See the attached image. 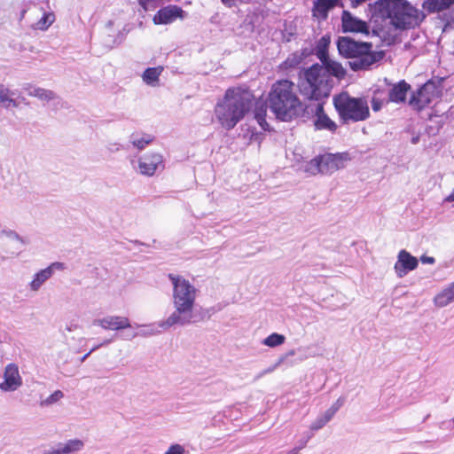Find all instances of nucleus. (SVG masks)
I'll return each instance as SVG.
<instances>
[{
  "label": "nucleus",
  "instance_id": "obj_15",
  "mask_svg": "<svg viewBox=\"0 0 454 454\" xmlns=\"http://www.w3.org/2000/svg\"><path fill=\"white\" fill-rule=\"evenodd\" d=\"M94 325H99L106 330L118 331L130 327L128 317L120 316H107L103 318L94 320Z\"/></svg>",
  "mask_w": 454,
  "mask_h": 454
},
{
  "label": "nucleus",
  "instance_id": "obj_22",
  "mask_svg": "<svg viewBox=\"0 0 454 454\" xmlns=\"http://www.w3.org/2000/svg\"><path fill=\"white\" fill-rule=\"evenodd\" d=\"M14 95L15 91L0 83V104H3L5 108L10 106L18 107V102L12 98Z\"/></svg>",
  "mask_w": 454,
  "mask_h": 454
},
{
  "label": "nucleus",
  "instance_id": "obj_9",
  "mask_svg": "<svg viewBox=\"0 0 454 454\" xmlns=\"http://www.w3.org/2000/svg\"><path fill=\"white\" fill-rule=\"evenodd\" d=\"M165 168L163 157L160 153H148L138 159V171L141 175L152 176Z\"/></svg>",
  "mask_w": 454,
  "mask_h": 454
},
{
  "label": "nucleus",
  "instance_id": "obj_13",
  "mask_svg": "<svg viewBox=\"0 0 454 454\" xmlns=\"http://www.w3.org/2000/svg\"><path fill=\"white\" fill-rule=\"evenodd\" d=\"M184 11L178 5L169 4L160 8L153 16L154 24H170L184 17Z\"/></svg>",
  "mask_w": 454,
  "mask_h": 454
},
{
  "label": "nucleus",
  "instance_id": "obj_35",
  "mask_svg": "<svg viewBox=\"0 0 454 454\" xmlns=\"http://www.w3.org/2000/svg\"><path fill=\"white\" fill-rule=\"evenodd\" d=\"M64 394L60 390H56L54 393L50 395L47 398L43 400L40 403L41 406H50L54 403H56L58 401H59L61 398H63Z\"/></svg>",
  "mask_w": 454,
  "mask_h": 454
},
{
  "label": "nucleus",
  "instance_id": "obj_54",
  "mask_svg": "<svg viewBox=\"0 0 454 454\" xmlns=\"http://www.w3.org/2000/svg\"><path fill=\"white\" fill-rule=\"evenodd\" d=\"M222 2L225 4H229L230 6L234 2V0H222Z\"/></svg>",
  "mask_w": 454,
  "mask_h": 454
},
{
  "label": "nucleus",
  "instance_id": "obj_38",
  "mask_svg": "<svg viewBox=\"0 0 454 454\" xmlns=\"http://www.w3.org/2000/svg\"><path fill=\"white\" fill-rule=\"evenodd\" d=\"M164 454H185V450L183 445L175 443L170 445Z\"/></svg>",
  "mask_w": 454,
  "mask_h": 454
},
{
  "label": "nucleus",
  "instance_id": "obj_36",
  "mask_svg": "<svg viewBox=\"0 0 454 454\" xmlns=\"http://www.w3.org/2000/svg\"><path fill=\"white\" fill-rule=\"evenodd\" d=\"M326 424L327 421L320 415L311 423L309 428L311 431H317L323 428Z\"/></svg>",
  "mask_w": 454,
  "mask_h": 454
},
{
  "label": "nucleus",
  "instance_id": "obj_31",
  "mask_svg": "<svg viewBox=\"0 0 454 454\" xmlns=\"http://www.w3.org/2000/svg\"><path fill=\"white\" fill-rule=\"evenodd\" d=\"M376 33L382 40V42L390 46L395 43L397 40V35L392 33L390 30H387L385 27L379 28L378 31H373Z\"/></svg>",
  "mask_w": 454,
  "mask_h": 454
},
{
  "label": "nucleus",
  "instance_id": "obj_41",
  "mask_svg": "<svg viewBox=\"0 0 454 454\" xmlns=\"http://www.w3.org/2000/svg\"><path fill=\"white\" fill-rule=\"evenodd\" d=\"M106 149L114 153H116V152H119L121 150H124V149H127L123 145L120 144V143H117V142H111V143H108L107 145H106Z\"/></svg>",
  "mask_w": 454,
  "mask_h": 454
},
{
  "label": "nucleus",
  "instance_id": "obj_53",
  "mask_svg": "<svg viewBox=\"0 0 454 454\" xmlns=\"http://www.w3.org/2000/svg\"><path fill=\"white\" fill-rule=\"evenodd\" d=\"M419 141V135L412 137L411 139V142L412 145L418 144Z\"/></svg>",
  "mask_w": 454,
  "mask_h": 454
},
{
  "label": "nucleus",
  "instance_id": "obj_52",
  "mask_svg": "<svg viewBox=\"0 0 454 454\" xmlns=\"http://www.w3.org/2000/svg\"><path fill=\"white\" fill-rule=\"evenodd\" d=\"M137 1H138V4H139L142 7L145 8V7H146V5L148 4V3H149V2H151L152 0H137Z\"/></svg>",
  "mask_w": 454,
  "mask_h": 454
},
{
  "label": "nucleus",
  "instance_id": "obj_56",
  "mask_svg": "<svg viewBox=\"0 0 454 454\" xmlns=\"http://www.w3.org/2000/svg\"><path fill=\"white\" fill-rule=\"evenodd\" d=\"M453 21H454V18H453Z\"/></svg>",
  "mask_w": 454,
  "mask_h": 454
},
{
  "label": "nucleus",
  "instance_id": "obj_7",
  "mask_svg": "<svg viewBox=\"0 0 454 454\" xmlns=\"http://www.w3.org/2000/svg\"><path fill=\"white\" fill-rule=\"evenodd\" d=\"M333 106L343 123L365 121L370 116L367 100L340 93L333 98Z\"/></svg>",
  "mask_w": 454,
  "mask_h": 454
},
{
  "label": "nucleus",
  "instance_id": "obj_5",
  "mask_svg": "<svg viewBox=\"0 0 454 454\" xmlns=\"http://www.w3.org/2000/svg\"><path fill=\"white\" fill-rule=\"evenodd\" d=\"M371 8L374 14L389 19L395 30H405L420 22L419 10L406 0H378Z\"/></svg>",
  "mask_w": 454,
  "mask_h": 454
},
{
  "label": "nucleus",
  "instance_id": "obj_48",
  "mask_svg": "<svg viewBox=\"0 0 454 454\" xmlns=\"http://www.w3.org/2000/svg\"><path fill=\"white\" fill-rule=\"evenodd\" d=\"M308 439H306L305 437H302L299 442H298V445L295 446L296 449H298V450L300 451L301 450H302L303 448L306 447L307 443H308Z\"/></svg>",
  "mask_w": 454,
  "mask_h": 454
},
{
  "label": "nucleus",
  "instance_id": "obj_10",
  "mask_svg": "<svg viewBox=\"0 0 454 454\" xmlns=\"http://www.w3.org/2000/svg\"><path fill=\"white\" fill-rule=\"evenodd\" d=\"M321 174L330 175L335 171L343 168L345 162L349 160L348 153H326L320 155Z\"/></svg>",
  "mask_w": 454,
  "mask_h": 454
},
{
  "label": "nucleus",
  "instance_id": "obj_24",
  "mask_svg": "<svg viewBox=\"0 0 454 454\" xmlns=\"http://www.w3.org/2000/svg\"><path fill=\"white\" fill-rule=\"evenodd\" d=\"M25 90H28L27 94L31 97L37 98L40 100L50 101L55 98V93L52 90H46L43 88H35L29 86V88H25Z\"/></svg>",
  "mask_w": 454,
  "mask_h": 454
},
{
  "label": "nucleus",
  "instance_id": "obj_17",
  "mask_svg": "<svg viewBox=\"0 0 454 454\" xmlns=\"http://www.w3.org/2000/svg\"><path fill=\"white\" fill-rule=\"evenodd\" d=\"M411 89V85L404 80L399 81L389 90L388 98H387L386 103H404L406 101L407 93Z\"/></svg>",
  "mask_w": 454,
  "mask_h": 454
},
{
  "label": "nucleus",
  "instance_id": "obj_12",
  "mask_svg": "<svg viewBox=\"0 0 454 454\" xmlns=\"http://www.w3.org/2000/svg\"><path fill=\"white\" fill-rule=\"evenodd\" d=\"M341 30L343 33H363L369 34L368 24L354 17L348 11H343L341 15Z\"/></svg>",
  "mask_w": 454,
  "mask_h": 454
},
{
  "label": "nucleus",
  "instance_id": "obj_50",
  "mask_svg": "<svg viewBox=\"0 0 454 454\" xmlns=\"http://www.w3.org/2000/svg\"><path fill=\"white\" fill-rule=\"evenodd\" d=\"M367 0H351V6L353 8H356L357 7L358 5H360L361 4L366 2Z\"/></svg>",
  "mask_w": 454,
  "mask_h": 454
},
{
  "label": "nucleus",
  "instance_id": "obj_29",
  "mask_svg": "<svg viewBox=\"0 0 454 454\" xmlns=\"http://www.w3.org/2000/svg\"><path fill=\"white\" fill-rule=\"evenodd\" d=\"M162 70L161 67L146 68L142 74L143 81L148 85H153L159 80Z\"/></svg>",
  "mask_w": 454,
  "mask_h": 454
},
{
  "label": "nucleus",
  "instance_id": "obj_11",
  "mask_svg": "<svg viewBox=\"0 0 454 454\" xmlns=\"http://www.w3.org/2000/svg\"><path fill=\"white\" fill-rule=\"evenodd\" d=\"M3 377L4 381L0 383V389L4 392L15 391L22 385V379L15 364L6 365Z\"/></svg>",
  "mask_w": 454,
  "mask_h": 454
},
{
  "label": "nucleus",
  "instance_id": "obj_45",
  "mask_svg": "<svg viewBox=\"0 0 454 454\" xmlns=\"http://www.w3.org/2000/svg\"><path fill=\"white\" fill-rule=\"evenodd\" d=\"M344 403H345V398L342 396H340L331 407L333 409H334V411L337 412L340 410V408L344 404Z\"/></svg>",
  "mask_w": 454,
  "mask_h": 454
},
{
  "label": "nucleus",
  "instance_id": "obj_34",
  "mask_svg": "<svg viewBox=\"0 0 454 454\" xmlns=\"http://www.w3.org/2000/svg\"><path fill=\"white\" fill-rule=\"evenodd\" d=\"M143 327H144V329L141 330L140 332L133 333L131 334H129L128 338L129 339H133V338H135L137 336L146 337V336L155 335V334L160 333V331L153 329V325H143Z\"/></svg>",
  "mask_w": 454,
  "mask_h": 454
},
{
  "label": "nucleus",
  "instance_id": "obj_3",
  "mask_svg": "<svg viewBox=\"0 0 454 454\" xmlns=\"http://www.w3.org/2000/svg\"><path fill=\"white\" fill-rule=\"evenodd\" d=\"M254 105V96L247 90L230 88L215 106V115L222 128L232 129Z\"/></svg>",
  "mask_w": 454,
  "mask_h": 454
},
{
  "label": "nucleus",
  "instance_id": "obj_43",
  "mask_svg": "<svg viewBox=\"0 0 454 454\" xmlns=\"http://www.w3.org/2000/svg\"><path fill=\"white\" fill-rule=\"evenodd\" d=\"M336 414V411H334V409H333L332 407H330L329 409H327L324 414H322L321 416L327 421V423L334 417V415Z\"/></svg>",
  "mask_w": 454,
  "mask_h": 454
},
{
  "label": "nucleus",
  "instance_id": "obj_33",
  "mask_svg": "<svg viewBox=\"0 0 454 454\" xmlns=\"http://www.w3.org/2000/svg\"><path fill=\"white\" fill-rule=\"evenodd\" d=\"M303 59V54L299 52H294L290 54L287 59L282 63L281 67L285 69H292L296 67L301 63Z\"/></svg>",
  "mask_w": 454,
  "mask_h": 454
},
{
  "label": "nucleus",
  "instance_id": "obj_32",
  "mask_svg": "<svg viewBox=\"0 0 454 454\" xmlns=\"http://www.w3.org/2000/svg\"><path fill=\"white\" fill-rule=\"evenodd\" d=\"M321 159L320 155L315 157L304 165V171L309 175L321 174Z\"/></svg>",
  "mask_w": 454,
  "mask_h": 454
},
{
  "label": "nucleus",
  "instance_id": "obj_16",
  "mask_svg": "<svg viewBox=\"0 0 454 454\" xmlns=\"http://www.w3.org/2000/svg\"><path fill=\"white\" fill-rule=\"evenodd\" d=\"M314 126L316 129H326L334 132L337 129L336 123L332 121L324 111V104L317 103L315 106Z\"/></svg>",
  "mask_w": 454,
  "mask_h": 454
},
{
  "label": "nucleus",
  "instance_id": "obj_1",
  "mask_svg": "<svg viewBox=\"0 0 454 454\" xmlns=\"http://www.w3.org/2000/svg\"><path fill=\"white\" fill-rule=\"evenodd\" d=\"M173 286L172 303L174 311L164 320L157 323L158 327L168 331L177 326H185L203 321L202 312L195 310L197 289L184 277L168 274Z\"/></svg>",
  "mask_w": 454,
  "mask_h": 454
},
{
  "label": "nucleus",
  "instance_id": "obj_4",
  "mask_svg": "<svg viewBox=\"0 0 454 454\" xmlns=\"http://www.w3.org/2000/svg\"><path fill=\"white\" fill-rule=\"evenodd\" d=\"M270 111L281 121H290L304 111L303 105L296 95L294 83L284 79L274 82L268 95Z\"/></svg>",
  "mask_w": 454,
  "mask_h": 454
},
{
  "label": "nucleus",
  "instance_id": "obj_51",
  "mask_svg": "<svg viewBox=\"0 0 454 454\" xmlns=\"http://www.w3.org/2000/svg\"><path fill=\"white\" fill-rule=\"evenodd\" d=\"M444 201L446 202H453L454 201V189L452 190V192H450V195H448L445 199H444Z\"/></svg>",
  "mask_w": 454,
  "mask_h": 454
},
{
  "label": "nucleus",
  "instance_id": "obj_6",
  "mask_svg": "<svg viewBox=\"0 0 454 454\" xmlns=\"http://www.w3.org/2000/svg\"><path fill=\"white\" fill-rule=\"evenodd\" d=\"M336 45L341 57L351 59L348 66L355 72L369 69L384 57L383 51L372 50L371 43L358 42L349 36H339Z\"/></svg>",
  "mask_w": 454,
  "mask_h": 454
},
{
  "label": "nucleus",
  "instance_id": "obj_40",
  "mask_svg": "<svg viewBox=\"0 0 454 454\" xmlns=\"http://www.w3.org/2000/svg\"><path fill=\"white\" fill-rule=\"evenodd\" d=\"M387 99H381L376 97H373L372 99V108L374 112L380 111L384 104L386 103Z\"/></svg>",
  "mask_w": 454,
  "mask_h": 454
},
{
  "label": "nucleus",
  "instance_id": "obj_47",
  "mask_svg": "<svg viewBox=\"0 0 454 454\" xmlns=\"http://www.w3.org/2000/svg\"><path fill=\"white\" fill-rule=\"evenodd\" d=\"M420 261L422 263H425V264H434L435 262V259L431 256L422 255L420 257Z\"/></svg>",
  "mask_w": 454,
  "mask_h": 454
},
{
  "label": "nucleus",
  "instance_id": "obj_25",
  "mask_svg": "<svg viewBox=\"0 0 454 454\" xmlns=\"http://www.w3.org/2000/svg\"><path fill=\"white\" fill-rule=\"evenodd\" d=\"M452 4L454 0H427L423 7L429 12H435L449 8Z\"/></svg>",
  "mask_w": 454,
  "mask_h": 454
},
{
  "label": "nucleus",
  "instance_id": "obj_44",
  "mask_svg": "<svg viewBox=\"0 0 454 454\" xmlns=\"http://www.w3.org/2000/svg\"><path fill=\"white\" fill-rule=\"evenodd\" d=\"M43 454H62L60 443L59 442L50 450H45Z\"/></svg>",
  "mask_w": 454,
  "mask_h": 454
},
{
  "label": "nucleus",
  "instance_id": "obj_26",
  "mask_svg": "<svg viewBox=\"0 0 454 454\" xmlns=\"http://www.w3.org/2000/svg\"><path fill=\"white\" fill-rule=\"evenodd\" d=\"M51 277V269L45 268L35 273L33 280L30 282V288L33 291H37L41 286Z\"/></svg>",
  "mask_w": 454,
  "mask_h": 454
},
{
  "label": "nucleus",
  "instance_id": "obj_39",
  "mask_svg": "<svg viewBox=\"0 0 454 454\" xmlns=\"http://www.w3.org/2000/svg\"><path fill=\"white\" fill-rule=\"evenodd\" d=\"M2 233L11 239L20 241L22 244L25 243L23 238L20 237L15 231L4 230V231H2Z\"/></svg>",
  "mask_w": 454,
  "mask_h": 454
},
{
  "label": "nucleus",
  "instance_id": "obj_18",
  "mask_svg": "<svg viewBox=\"0 0 454 454\" xmlns=\"http://www.w3.org/2000/svg\"><path fill=\"white\" fill-rule=\"evenodd\" d=\"M454 301V282L443 288L434 298L435 306L443 308Z\"/></svg>",
  "mask_w": 454,
  "mask_h": 454
},
{
  "label": "nucleus",
  "instance_id": "obj_14",
  "mask_svg": "<svg viewBox=\"0 0 454 454\" xmlns=\"http://www.w3.org/2000/svg\"><path fill=\"white\" fill-rule=\"evenodd\" d=\"M419 261L406 250H401L395 263V271L399 278L404 277L409 271L418 267Z\"/></svg>",
  "mask_w": 454,
  "mask_h": 454
},
{
  "label": "nucleus",
  "instance_id": "obj_8",
  "mask_svg": "<svg viewBox=\"0 0 454 454\" xmlns=\"http://www.w3.org/2000/svg\"><path fill=\"white\" fill-rule=\"evenodd\" d=\"M440 95V90L436 83L433 81H427L420 86L416 91L412 92L409 106L418 112L429 106Z\"/></svg>",
  "mask_w": 454,
  "mask_h": 454
},
{
  "label": "nucleus",
  "instance_id": "obj_19",
  "mask_svg": "<svg viewBox=\"0 0 454 454\" xmlns=\"http://www.w3.org/2000/svg\"><path fill=\"white\" fill-rule=\"evenodd\" d=\"M153 139V135L138 132H134L129 137V142L139 151L144 150Z\"/></svg>",
  "mask_w": 454,
  "mask_h": 454
},
{
  "label": "nucleus",
  "instance_id": "obj_42",
  "mask_svg": "<svg viewBox=\"0 0 454 454\" xmlns=\"http://www.w3.org/2000/svg\"><path fill=\"white\" fill-rule=\"evenodd\" d=\"M110 343V340H105L104 342L98 344V345H96L94 346L88 353H86L82 358H81V362H84L85 359L92 353L94 352L95 350H97L98 348H100L101 346H104V345H106Z\"/></svg>",
  "mask_w": 454,
  "mask_h": 454
},
{
  "label": "nucleus",
  "instance_id": "obj_28",
  "mask_svg": "<svg viewBox=\"0 0 454 454\" xmlns=\"http://www.w3.org/2000/svg\"><path fill=\"white\" fill-rule=\"evenodd\" d=\"M62 454H73L80 451L84 447V442L79 439H71L66 442H59Z\"/></svg>",
  "mask_w": 454,
  "mask_h": 454
},
{
  "label": "nucleus",
  "instance_id": "obj_46",
  "mask_svg": "<svg viewBox=\"0 0 454 454\" xmlns=\"http://www.w3.org/2000/svg\"><path fill=\"white\" fill-rule=\"evenodd\" d=\"M48 268L51 269V274H52L54 270H64L65 265L63 262H56L51 263Z\"/></svg>",
  "mask_w": 454,
  "mask_h": 454
},
{
  "label": "nucleus",
  "instance_id": "obj_49",
  "mask_svg": "<svg viewBox=\"0 0 454 454\" xmlns=\"http://www.w3.org/2000/svg\"><path fill=\"white\" fill-rule=\"evenodd\" d=\"M262 133H252L250 139L260 142L262 139Z\"/></svg>",
  "mask_w": 454,
  "mask_h": 454
},
{
  "label": "nucleus",
  "instance_id": "obj_37",
  "mask_svg": "<svg viewBox=\"0 0 454 454\" xmlns=\"http://www.w3.org/2000/svg\"><path fill=\"white\" fill-rule=\"evenodd\" d=\"M51 14L44 13L37 23L38 28L46 29L53 21V20H51Z\"/></svg>",
  "mask_w": 454,
  "mask_h": 454
},
{
  "label": "nucleus",
  "instance_id": "obj_2",
  "mask_svg": "<svg viewBox=\"0 0 454 454\" xmlns=\"http://www.w3.org/2000/svg\"><path fill=\"white\" fill-rule=\"evenodd\" d=\"M322 66L314 64L307 68L298 83L300 93L311 100H320L329 97L333 80L331 76L342 79L346 75V70L340 63L327 58Z\"/></svg>",
  "mask_w": 454,
  "mask_h": 454
},
{
  "label": "nucleus",
  "instance_id": "obj_30",
  "mask_svg": "<svg viewBox=\"0 0 454 454\" xmlns=\"http://www.w3.org/2000/svg\"><path fill=\"white\" fill-rule=\"evenodd\" d=\"M286 337L283 334L273 333L263 339L262 343L270 348H275L285 343Z\"/></svg>",
  "mask_w": 454,
  "mask_h": 454
},
{
  "label": "nucleus",
  "instance_id": "obj_55",
  "mask_svg": "<svg viewBox=\"0 0 454 454\" xmlns=\"http://www.w3.org/2000/svg\"><path fill=\"white\" fill-rule=\"evenodd\" d=\"M313 436V434H308L306 436H304L308 441L310 440V438Z\"/></svg>",
  "mask_w": 454,
  "mask_h": 454
},
{
  "label": "nucleus",
  "instance_id": "obj_21",
  "mask_svg": "<svg viewBox=\"0 0 454 454\" xmlns=\"http://www.w3.org/2000/svg\"><path fill=\"white\" fill-rule=\"evenodd\" d=\"M267 107L268 106L266 103H256L254 112V119L256 120L260 127L265 131L270 130V125L266 121Z\"/></svg>",
  "mask_w": 454,
  "mask_h": 454
},
{
  "label": "nucleus",
  "instance_id": "obj_23",
  "mask_svg": "<svg viewBox=\"0 0 454 454\" xmlns=\"http://www.w3.org/2000/svg\"><path fill=\"white\" fill-rule=\"evenodd\" d=\"M296 354V351L295 349H291L289 351H287L286 353L281 355L278 360L276 361V363L270 366H269L268 368L264 369L263 371H262L261 372H259L254 380H259L261 379L262 377H263L264 375L266 374H270L271 372H273L277 368H278L281 364H285L286 362V360L288 359V357L290 356H293Z\"/></svg>",
  "mask_w": 454,
  "mask_h": 454
},
{
  "label": "nucleus",
  "instance_id": "obj_27",
  "mask_svg": "<svg viewBox=\"0 0 454 454\" xmlns=\"http://www.w3.org/2000/svg\"><path fill=\"white\" fill-rule=\"evenodd\" d=\"M338 5L342 6L340 0H317L314 3L315 10L324 17H326L329 10Z\"/></svg>",
  "mask_w": 454,
  "mask_h": 454
},
{
  "label": "nucleus",
  "instance_id": "obj_20",
  "mask_svg": "<svg viewBox=\"0 0 454 454\" xmlns=\"http://www.w3.org/2000/svg\"><path fill=\"white\" fill-rule=\"evenodd\" d=\"M330 43H331L330 35H323L317 43V45L315 48V54L321 62H324V60H325L327 58H329L328 48H329Z\"/></svg>",
  "mask_w": 454,
  "mask_h": 454
}]
</instances>
